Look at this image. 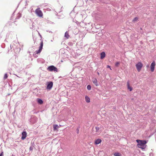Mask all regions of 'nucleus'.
<instances>
[{
	"label": "nucleus",
	"instance_id": "1",
	"mask_svg": "<svg viewBox=\"0 0 156 156\" xmlns=\"http://www.w3.org/2000/svg\"><path fill=\"white\" fill-rule=\"evenodd\" d=\"M136 141L138 143L137 146L138 147L141 148L142 149H144L146 147V144L147 143L146 140H137Z\"/></svg>",
	"mask_w": 156,
	"mask_h": 156
},
{
	"label": "nucleus",
	"instance_id": "2",
	"mask_svg": "<svg viewBox=\"0 0 156 156\" xmlns=\"http://www.w3.org/2000/svg\"><path fill=\"white\" fill-rule=\"evenodd\" d=\"M47 70L50 72L54 71L57 72L58 71L57 68L54 66H48L47 68Z\"/></svg>",
	"mask_w": 156,
	"mask_h": 156
},
{
	"label": "nucleus",
	"instance_id": "3",
	"mask_svg": "<svg viewBox=\"0 0 156 156\" xmlns=\"http://www.w3.org/2000/svg\"><path fill=\"white\" fill-rule=\"evenodd\" d=\"M35 13L39 17H42L43 16V13L40 8L37 9L35 11Z\"/></svg>",
	"mask_w": 156,
	"mask_h": 156
},
{
	"label": "nucleus",
	"instance_id": "4",
	"mask_svg": "<svg viewBox=\"0 0 156 156\" xmlns=\"http://www.w3.org/2000/svg\"><path fill=\"white\" fill-rule=\"evenodd\" d=\"M136 66L138 71L139 72L143 66V64L141 62H139L136 65Z\"/></svg>",
	"mask_w": 156,
	"mask_h": 156
},
{
	"label": "nucleus",
	"instance_id": "5",
	"mask_svg": "<svg viewBox=\"0 0 156 156\" xmlns=\"http://www.w3.org/2000/svg\"><path fill=\"white\" fill-rule=\"evenodd\" d=\"M43 46V41H42L40 44V45L39 47V49L38 50L36 51L35 52V53L36 54H38L39 53H40L41 52V51L42 49Z\"/></svg>",
	"mask_w": 156,
	"mask_h": 156
},
{
	"label": "nucleus",
	"instance_id": "6",
	"mask_svg": "<svg viewBox=\"0 0 156 156\" xmlns=\"http://www.w3.org/2000/svg\"><path fill=\"white\" fill-rule=\"evenodd\" d=\"M155 66V62L154 61L152 62L150 66L151 70L152 72H153L154 71Z\"/></svg>",
	"mask_w": 156,
	"mask_h": 156
},
{
	"label": "nucleus",
	"instance_id": "7",
	"mask_svg": "<svg viewBox=\"0 0 156 156\" xmlns=\"http://www.w3.org/2000/svg\"><path fill=\"white\" fill-rule=\"evenodd\" d=\"M53 85V83L52 82H48L47 87V89L50 90L52 87Z\"/></svg>",
	"mask_w": 156,
	"mask_h": 156
},
{
	"label": "nucleus",
	"instance_id": "8",
	"mask_svg": "<svg viewBox=\"0 0 156 156\" xmlns=\"http://www.w3.org/2000/svg\"><path fill=\"white\" fill-rule=\"evenodd\" d=\"M22 136L21 139L23 140H24L27 136V133L25 131H23L22 133Z\"/></svg>",
	"mask_w": 156,
	"mask_h": 156
},
{
	"label": "nucleus",
	"instance_id": "9",
	"mask_svg": "<svg viewBox=\"0 0 156 156\" xmlns=\"http://www.w3.org/2000/svg\"><path fill=\"white\" fill-rule=\"evenodd\" d=\"M101 142V139H98L95 141L94 143L95 144L97 145L100 143Z\"/></svg>",
	"mask_w": 156,
	"mask_h": 156
},
{
	"label": "nucleus",
	"instance_id": "10",
	"mask_svg": "<svg viewBox=\"0 0 156 156\" xmlns=\"http://www.w3.org/2000/svg\"><path fill=\"white\" fill-rule=\"evenodd\" d=\"M127 86L128 89L130 91H131L132 90V88L129 86V81L127 82Z\"/></svg>",
	"mask_w": 156,
	"mask_h": 156
},
{
	"label": "nucleus",
	"instance_id": "11",
	"mask_svg": "<svg viewBox=\"0 0 156 156\" xmlns=\"http://www.w3.org/2000/svg\"><path fill=\"white\" fill-rule=\"evenodd\" d=\"M101 58L102 59L104 58L105 56L106 55L104 52H102L101 54Z\"/></svg>",
	"mask_w": 156,
	"mask_h": 156
},
{
	"label": "nucleus",
	"instance_id": "12",
	"mask_svg": "<svg viewBox=\"0 0 156 156\" xmlns=\"http://www.w3.org/2000/svg\"><path fill=\"white\" fill-rule=\"evenodd\" d=\"M93 82L96 86H98V81L95 78L93 80Z\"/></svg>",
	"mask_w": 156,
	"mask_h": 156
},
{
	"label": "nucleus",
	"instance_id": "13",
	"mask_svg": "<svg viewBox=\"0 0 156 156\" xmlns=\"http://www.w3.org/2000/svg\"><path fill=\"white\" fill-rule=\"evenodd\" d=\"M85 99L86 102L87 103H89L90 102V99L87 96H86L85 97Z\"/></svg>",
	"mask_w": 156,
	"mask_h": 156
},
{
	"label": "nucleus",
	"instance_id": "14",
	"mask_svg": "<svg viewBox=\"0 0 156 156\" xmlns=\"http://www.w3.org/2000/svg\"><path fill=\"white\" fill-rule=\"evenodd\" d=\"M69 37V33L67 31L66 32L65 34V37H66L67 39H68Z\"/></svg>",
	"mask_w": 156,
	"mask_h": 156
},
{
	"label": "nucleus",
	"instance_id": "15",
	"mask_svg": "<svg viewBox=\"0 0 156 156\" xmlns=\"http://www.w3.org/2000/svg\"><path fill=\"white\" fill-rule=\"evenodd\" d=\"M96 132L97 133H100L101 132V131L100 130L99 128L98 127H96Z\"/></svg>",
	"mask_w": 156,
	"mask_h": 156
},
{
	"label": "nucleus",
	"instance_id": "16",
	"mask_svg": "<svg viewBox=\"0 0 156 156\" xmlns=\"http://www.w3.org/2000/svg\"><path fill=\"white\" fill-rule=\"evenodd\" d=\"M37 101L38 103L40 104H42L43 103L42 100L40 99H37Z\"/></svg>",
	"mask_w": 156,
	"mask_h": 156
},
{
	"label": "nucleus",
	"instance_id": "17",
	"mask_svg": "<svg viewBox=\"0 0 156 156\" xmlns=\"http://www.w3.org/2000/svg\"><path fill=\"white\" fill-rule=\"evenodd\" d=\"M121 154L119 152H115L114 154L115 156H120Z\"/></svg>",
	"mask_w": 156,
	"mask_h": 156
},
{
	"label": "nucleus",
	"instance_id": "18",
	"mask_svg": "<svg viewBox=\"0 0 156 156\" xmlns=\"http://www.w3.org/2000/svg\"><path fill=\"white\" fill-rule=\"evenodd\" d=\"M7 77H8L7 74V73H6L5 74L3 78H4V80H5V79H6Z\"/></svg>",
	"mask_w": 156,
	"mask_h": 156
},
{
	"label": "nucleus",
	"instance_id": "19",
	"mask_svg": "<svg viewBox=\"0 0 156 156\" xmlns=\"http://www.w3.org/2000/svg\"><path fill=\"white\" fill-rule=\"evenodd\" d=\"M87 89L88 90H90L91 89V87L90 85H88L87 86Z\"/></svg>",
	"mask_w": 156,
	"mask_h": 156
},
{
	"label": "nucleus",
	"instance_id": "20",
	"mask_svg": "<svg viewBox=\"0 0 156 156\" xmlns=\"http://www.w3.org/2000/svg\"><path fill=\"white\" fill-rule=\"evenodd\" d=\"M120 64V62H117L115 63V66L116 67H118Z\"/></svg>",
	"mask_w": 156,
	"mask_h": 156
},
{
	"label": "nucleus",
	"instance_id": "21",
	"mask_svg": "<svg viewBox=\"0 0 156 156\" xmlns=\"http://www.w3.org/2000/svg\"><path fill=\"white\" fill-rule=\"evenodd\" d=\"M138 19L137 17H135L133 19V22H136L137 21Z\"/></svg>",
	"mask_w": 156,
	"mask_h": 156
},
{
	"label": "nucleus",
	"instance_id": "22",
	"mask_svg": "<svg viewBox=\"0 0 156 156\" xmlns=\"http://www.w3.org/2000/svg\"><path fill=\"white\" fill-rule=\"evenodd\" d=\"M58 127V125H55L54 127V130L56 129Z\"/></svg>",
	"mask_w": 156,
	"mask_h": 156
},
{
	"label": "nucleus",
	"instance_id": "23",
	"mask_svg": "<svg viewBox=\"0 0 156 156\" xmlns=\"http://www.w3.org/2000/svg\"><path fill=\"white\" fill-rule=\"evenodd\" d=\"M153 155H154V154L152 152L150 153L149 154L150 156H153Z\"/></svg>",
	"mask_w": 156,
	"mask_h": 156
},
{
	"label": "nucleus",
	"instance_id": "24",
	"mask_svg": "<svg viewBox=\"0 0 156 156\" xmlns=\"http://www.w3.org/2000/svg\"><path fill=\"white\" fill-rule=\"evenodd\" d=\"M107 68H110V70H112V69L111 68L110 66H109V65H107Z\"/></svg>",
	"mask_w": 156,
	"mask_h": 156
},
{
	"label": "nucleus",
	"instance_id": "25",
	"mask_svg": "<svg viewBox=\"0 0 156 156\" xmlns=\"http://www.w3.org/2000/svg\"><path fill=\"white\" fill-rule=\"evenodd\" d=\"M3 152L2 151L0 154V156H3Z\"/></svg>",
	"mask_w": 156,
	"mask_h": 156
},
{
	"label": "nucleus",
	"instance_id": "26",
	"mask_svg": "<svg viewBox=\"0 0 156 156\" xmlns=\"http://www.w3.org/2000/svg\"><path fill=\"white\" fill-rule=\"evenodd\" d=\"M77 133H79V129H77Z\"/></svg>",
	"mask_w": 156,
	"mask_h": 156
},
{
	"label": "nucleus",
	"instance_id": "27",
	"mask_svg": "<svg viewBox=\"0 0 156 156\" xmlns=\"http://www.w3.org/2000/svg\"><path fill=\"white\" fill-rule=\"evenodd\" d=\"M98 73V75H99V73L98 72V73Z\"/></svg>",
	"mask_w": 156,
	"mask_h": 156
},
{
	"label": "nucleus",
	"instance_id": "28",
	"mask_svg": "<svg viewBox=\"0 0 156 156\" xmlns=\"http://www.w3.org/2000/svg\"><path fill=\"white\" fill-rule=\"evenodd\" d=\"M147 67H149V66H147Z\"/></svg>",
	"mask_w": 156,
	"mask_h": 156
}]
</instances>
